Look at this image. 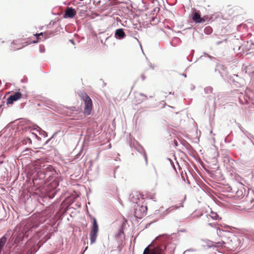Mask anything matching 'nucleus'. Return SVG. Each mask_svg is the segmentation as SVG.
Returning <instances> with one entry per match:
<instances>
[{
  "mask_svg": "<svg viewBox=\"0 0 254 254\" xmlns=\"http://www.w3.org/2000/svg\"><path fill=\"white\" fill-rule=\"evenodd\" d=\"M80 96L85 104L83 114L85 116H88L91 114L92 110V101L90 97L85 93H81Z\"/></svg>",
  "mask_w": 254,
  "mask_h": 254,
  "instance_id": "f257e3e1",
  "label": "nucleus"
},
{
  "mask_svg": "<svg viewBox=\"0 0 254 254\" xmlns=\"http://www.w3.org/2000/svg\"><path fill=\"white\" fill-rule=\"evenodd\" d=\"M92 220L93 224L89 234L91 244H94L96 242L99 232V227L96 219L93 217Z\"/></svg>",
  "mask_w": 254,
  "mask_h": 254,
  "instance_id": "f03ea898",
  "label": "nucleus"
},
{
  "mask_svg": "<svg viewBox=\"0 0 254 254\" xmlns=\"http://www.w3.org/2000/svg\"><path fill=\"white\" fill-rule=\"evenodd\" d=\"M22 97V94L19 92L11 94L7 99V104H12Z\"/></svg>",
  "mask_w": 254,
  "mask_h": 254,
  "instance_id": "7ed1b4c3",
  "label": "nucleus"
},
{
  "mask_svg": "<svg viewBox=\"0 0 254 254\" xmlns=\"http://www.w3.org/2000/svg\"><path fill=\"white\" fill-rule=\"evenodd\" d=\"M146 211L147 207L141 205L138 207V209L135 208V213L137 217L141 218L146 214Z\"/></svg>",
  "mask_w": 254,
  "mask_h": 254,
  "instance_id": "20e7f679",
  "label": "nucleus"
},
{
  "mask_svg": "<svg viewBox=\"0 0 254 254\" xmlns=\"http://www.w3.org/2000/svg\"><path fill=\"white\" fill-rule=\"evenodd\" d=\"M11 44L12 45V48L13 49L18 50L27 45L28 43L27 42L23 43L22 42L21 39H18L13 41Z\"/></svg>",
  "mask_w": 254,
  "mask_h": 254,
  "instance_id": "39448f33",
  "label": "nucleus"
},
{
  "mask_svg": "<svg viewBox=\"0 0 254 254\" xmlns=\"http://www.w3.org/2000/svg\"><path fill=\"white\" fill-rule=\"evenodd\" d=\"M192 19L197 23H204L205 21L203 17H201L198 11H194L192 13Z\"/></svg>",
  "mask_w": 254,
  "mask_h": 254,
  "instance_id": "423d86ee",
  "label": "nucleus"
},
{
  "mask_svg": "<svg viewBox=\"0 0 254 254\" xmlns=\"http://www.w3.org/2000/svg\"><path fill=\"white\" fill-rule=\"evenodd\" d=\"M76 11L71 7H67L65 10L64 17L73 18L76 14Z\"/></svg>",
  "mask_w": 254,
  "mask_h": 254,
  "instance_id": "0eeeda50",
  "label": "nucleus"
},
{
  "mask_svg": "<svg viewBox=\"0 0 254 254\" xmlns=\"http://www.w3.org/2000/svg\"><path fill=\"white\" fill-rule=\"evenodd\" d=\"M245 209H251L254 206V200L252 197L247 196L245 198Z\"/></svg>",
  "mask_w": 254,
  "mask_h": 254,
  "instance_id": "6e6552de",
  "label": "nucleus"
},
{
  "mask_svg": "<svg viewBox=\"0 0 254 254\" xmlns=\"http://www.w3.org/2000/svg\"><path fill=\"white\" fill-rule=\"evenodd\" d=\"M160 251V250L157 248L150 249L149 246L144 249L143 254H159Z\"/></svg>",
  "mask_w": 254,
  "mask_h": 254,
  "instance_id": "1a4fd4ad",
  "label": "nucleus"
},
{
  "mask_svg": "<svg viewBox=\"0 0 254 254\" xmlns=\"http://www.w3.org/2000/svg\"><path fill=\"white\" fill-rule=\"evenodd\" d=\"M39 169H40V172L45 173L48 171H51L52 169V167L49 165H45L44 163H40L39 165Z\"/></svg>",
  "mask_w": 254,
  "mask_h": 254,
  "instance_id": "9d476101",
  "label": "nucleus"
},
{
  "mask_svg": "<svg viewBox=\"0 0 254 254\" xmlns=\"http://www.w3.org/2000/svg\"><path fill=\"white\" fill-rule=\"evenodd\" d=\"M245 190L244 188L241 186L240 188H238L237 191L236 192L235 196L238 198H243L245 196Z\"/></svg>",
  "mask_w": 254,
  "mask_h": 254,
  "instance_id": "9b49d317",
  "label": "nucleus"
},
{
  "mask_svg": "<svg viewBox=\"0 0 254 254\" xmlns=\"http://www.w3.org/2000/svg\"><path fill=\"white\" fill-rule=\"evenodd\" d=\"M135 101L139 104L147 99V96L143 94H137L135 96Z\"/></svg>",
  "mask_w": 254,
  "mask_h": 254,
  "instance_id": "f8f14e48",
  "label": "nucleus"
},
{
  "mask_svg": "<svg viewBox=\"0 0 254 254\" xmlns=\"http://www.w3.org/2000/svg\"><path fill=\"white\" fill-rule=\"evenodd\" d=\"M115 36L117 38L121 39L126 36V34L123 29H118L115 31Z\"/></svg>",
  "mask_w": 254,
  "mask_h": 254,
  "instance_id": "ddd939ff",
  "label": "nucleus"
},
{
  "mask_svg": "<svg viewBox=\"0 0 254 254\" xmlns=\"http://www.w3.org/2000/svg\"><path fill=\"white\" fill-rule=\"evenodd\" d=\"M87 7L85 5H80L77 8L76 12L79 13L80 16H82V14H84L87 11Z\"/></svg>",
  "mask_w": 254,
  "mask_h": 254,
  "instance_id": "4468645a",
  "label": "nucleus"
},
{
  "mask_svg": "<svg viewBox=\"0 0 254 254\" xmlns=\"http://www.w3.org/2000/svg\"><path fill=\"white\" fill-rule=\"evenodd\" d=\"M210 217H211L213 219H218L219 218L218 215L214 212L211 211L210 214L209 215Z\"/></svg>",
  "mask_w": 254,
  "mask_h": 254,
  "instance_id": "2eb2a0df",
  "label": "nucleus"
},
{
  "mask_svg": "<svg viewBox=\"0 0 254 254\" xmlns=\"http://www.w3.org/2000/svg\"><path fill=\"white\" fill-rule=\"evenodd\" d=\"M142 157L144 160L145 164L147 165V157L146 154L145 153H144L142 154Z\"/></svg>",
  "mask_w": 254,
  "mask_h": 254,
  "instance_id": "dca6fc26",
  "label": "nucleus"
},
{
  "mask_svg": "<svg viewBox=\"0 0 254 254\" xmlns=\"http://www.w3.org/2000/svg\"><path fill=\"white\" fill-rule=\"evenodd\" d=\"M43 34H44V33L41 32V33H39V34H37H37H36L35 35V36H36L37 37V42H38V41H39V39H40V38H39V36H43Z\"/></svg>",
  "mask_w": 254,
  "mask_h": 254,
  "instance_id": "f3484780",
  "label": "nucleus"
},
{
  "mask_svg": "<svg viewBox=\"0 0 254 254\" xmlns=\"http://www.w3.org/2000/svg\"><path fill=\"white\" fill-rule=\"evenodd\" d=\"M215 227L216 229V233L217 234H219V233L221 232V230L219 228L217 227L216 225Z\"/></svg>",
  "mask_w": 254,
  "mask_h": 254,
  "instance_id": "a211bd4d",
  "label": "nucleus"
},
{
  "mask_svg": "<svg viewBox=\"0 0 254 254\" xmlns=\"http://www.w3.org/2000/svg\"><path fill=\"white\" fill-rule=\"evenodd\" d=\"M140 77L142 80H144L146 78L145 76L143 74L141 75Z\"/></svg>",
  "mask_w": 254,
  "mask_h": 254,
  "instance_id": "6ab92c4d",
  "label": "nucleus"
},
{
  "mask_svg": "<svg viewBox=\"0 0 254 254\" xmlns=\"http://www.w3.org/2000/svg\"><path fill=\"white\" fill-rule=\"evenodd\" d=\"M207 30H210V31L211 30V29L210 27H206L205 29V30L207 31Z\"/></svg>",
  "mask_w": 254,
  "mask_h": 254,
  "instance_id": "aec40b11",
  "label": "nucleus"
},
{
  "mask_svg": "<svg viewBox=\"0 0 254 254\" xmlns=\"http://www.w3.org/2000/svg\"><path fill=\"white\" fill-rule=\"evenodd\" d=\"M55 183V185L56 186H57V185H58V184L57 183V182H55V183Z\"/></svg>",
  "mask_w": 254,
  "mask_h": 254,
  "instance_id": "412c9836",
  "label": "nucleus"
},
{
  "mask_svg": "<svg viewBox=\"0 0 254 254\" xmlns=\"http://www.w3.org/2000/svg\"><path fill=\"white\" fill-rule=\"evenodd\" d=\"M174 142H175V144H176V145H177V141H176V140H175V141H174Z\"/></svg>",
  "mask_w": 254,
  "mask_h": 254,
  "instance_id": "4be33fe9",
  "label": "nucleus"
},
{
  "mask_svg": "<svg viewBox=\"0 0 254 254\" xmlns=\"http://www.w3.org/2000/svg\"><path fill=\"white\" fill-rule=\"evenodd\" d=\"M224 244V242H222V243H221V245H222V244Z\"/></svg>",
  "mask_w": 254,
  "mask_h": 254,
  "instance_id": "5701e85b",
  "label": "nucleus"
},
{
  "mask_svg": "<svg viewBox=\"0 0 254 254\" xmlns=\"http://www.w3.org/2000/svg\"><path fill=\"white\" fill-rule=\"evenodd\" d=\"M209 225H210V226H212L211 223H209Z\"/></svg>",
  "mask_w": 254,
  "mask_h": 254,
  "instance_id": "b1692460",
  "label": "nucleus"
},
{
  "mask_svg": "<svg viewBox=\"0 0 254 254\" xmlns=\"http://www.w3.org/2000/svg\"><path fill=\"white\" fill-rule=\"evenodd\" d=\"M72 43H73V40H70Z\"/></svg>",
  "mask_w": 254,
  "mask_h": 254,
  "instance_id": "393cba45",
  "label": "nucleus"
},
{
  "mask_svg": "<svg viewBox=\"0 0 254 254\" xmlns=\"http://www.w3.org/2000/svg\"><path fill=\"white\" fill-rule=\"evenodd\" d=\"M159 254H161V251L159 252Z\"/></svg>",
  "mask_w": 254,
  "mask_h": 254,
  "instance_id": "a878e982",
  "label": "nucleus"
}]
</instances>
